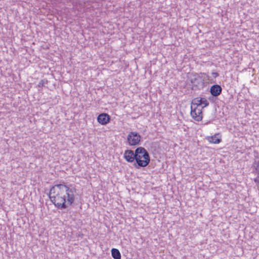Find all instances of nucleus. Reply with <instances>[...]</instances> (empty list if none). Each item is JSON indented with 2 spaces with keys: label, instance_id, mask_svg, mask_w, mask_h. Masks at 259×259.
<instances>
[{
  "label": "nucleus",
  "instance_id": "nucleus-10",
  "mask_svg": "<svg viewBox=\"0 0 259 259\" xmlns=\"http://www.w3.org/2000/svg\"><path fill=\"white\" fill-rule=\"evenodd\" d=\"M219 135V134H215L212 136L208 137V140L210 143L213 144H219L220 143L222 140L221 138H218L217 136Z\"/></svg>",
  "mask_w": 259,
  "mask_h": 259
},
{
  "label": "nucleus",
  "instance_id": "nucleus-13",
  "mask_svg": "<svg viewBox=\"0 0 259 259\" xmlns=\"http://www.w3.org/2000/svg\"><path fill=\"white\" fill-rule=\"evenodd\" d=\"M45 83V81L43 80H41L38 83V87L39 88H42L44 85V84Z\"/></svg>",
  "mask_w": 259,
  "mask_h": 259
},
{
  "label": "nucleus",
  "instance_id": "nucleus-2",
  "mask_svg": "<svg viewBox=\"0 0 259 259\" xmlns=\"http://www.w3.org/2000/svg\"><path fill=\"white\" fill-rule=\"evenodd\" d=\"M135 163L134 165L136 168L147 166L150 162L149 153L142 147H138L135 150Z\"/></svg>",
  "mask_w": 259,
  "mask_h": 259
},
{
  "label": "nucleus",
  "instance_id": "nucleus-9",
  "mask_svg": "<svg viewBox=\"0 0 259 259\" xmlns=\"http://www.w3.org/2000/svg\"><path fill=\"white\" fill-rule=\"evenodd\" d=\"M222 92V87L218 84H214L211 87L210 89V93L213 97L219 96Z\"/></svg>",
  "mask_w": 259,
  "mask_h": 259
},
{
  "label": "nucleus",
  "instance_id": "nucleus-6",
  "mask_svg": "<svg viewBox=\"0 0 259 259\" xmlns=\"http://www.w3.org/2000/svg\"><path fill=\"white\" fill-rule=\"evenodd\" d=\"M191 104L197 106L202 107L204 108L209 105V102L204 98L197 97L192 100Z\"/></svg>",
  "mask_w": 259,
  "mask_h": 259
},
{
  "label": "nucleus",
  "instance_id": "nucleus-5",
  "mask_svg": "<svg viewBox=\"0 0 259 259\" xmlns=\"http://www.w3.org/2000/svg\"><path fill=\"white\" fill-rule=\"evenodd\" d=\"M141 136L136 132H131L127 135V140L131 146H136L139 144L141 141Z\"/></svg>",
  "mask_w": 259,
  "mask_h": 259
},
{
  "label": "nucleus",
  "instance_id": "nucleus-8",
  "mask_svg": "<svg viewBox=\"0 0 259 259\" xmlns=\"http://www.w3.org/2000/svg\"><path fill=\"white\" fill-rule=\"evenodd\" d=\"M110 120V116L107 113H101L97 117L98 121L102 125L107 124Z\"/></svg>",
  "mask_w": 259,
  "mask_h": 259
},
{
  "label": "nucleus",
  "instance_id": "nucleus-15",
  "mask_svg": "<svg viewBox=\"0 0 259 259\" xmlns=\"http://www.w3.org/2000/svg\"><path fill=\"white\" fill-rule=\"evenodd\" d=\"M254 181L255 183L259 184V175L254 179Z\"/></svg>",
  "mask_w": 259,
  "mask_h": 259
},
{
  "label": "nucleus",
  "instance_id": "nucleus-1",
  "mask_svg": "<svg viewBox=\"0 0 259 259\" xmlns=\"http://www.w3.org/2000/svg\"><path fill=\"white\" fill-rule=\"evenodd\" d=\"M76 194V188L71 185L70 186L64 184H57L50 190L49 198L52 202L58 209H65L74 202Z\"/></svg>",
  "mask_w": 259,
  "mask_h": 259
},
{
  "label": "nucleus",
  "instance_id": "nucleus-11",
  "mask_svg": "<svg viewBox=\"0 0 259 259\" xmlns=\"http://www.w3.org/2000/svg\"><path fill=\"white\" fill-rule=\"evenodd\" d=\"M111 254L114 259H121L120 253L116 248H112L111 249Z\"/></svg>",
  "mask_w": 259,
  "mask_h": 259
},
{
  "label": "nucleus",
  "instance_id": "nucleus-4",
  "mask_svg": "<svg viewBox=\"0 0 259 259\" xmlns=\"http://www.w3.org/2000/svg\"><path fill=\"white\" fill-rule=\"evenodd\" d=\"M203 107L194 105L191 106V115L196 121H199L202 119V110Z\"/></svg>",
  "mask_w": 259,
  "mask_h": 259
},
{
  "label": "nucleus",
  "instance_id": "nucleus-14",
  "mask_svg": "<svg viewBox=\"0 0 259 259\" xmlns=\"http://www.w3.org/2000/svg\"><path fill=\"white\" fill-rule=\"evenodd\" d=\"M212 75L213 77L216 78L219 76V73L218 72H212Z\"/></svg>",
  "mask_w": 259,
  "mask_h": 259
},
{
  "label": "nucleus",
  "instance_id": "nucleus-7",
  "mask_svg": "<svg viewBox=\"0 0 259 259\" xmlns=\"http://www.w3.org/2000/svg\"><path fill=\"white\" fill-rule=\"evenodd\" d=\"M135 151L132 150H126L124 153V158L128 162H133L135 160Z\"/></svg>",
  "mask_w": 259,
  "mask_h": 259
},
{
  "label": "nucleus",
  "instance_id": "nucleus-3",
  "mask_svg": "<svg viewBox=\"0 0 259 259\" xmlns=\"http://www.w3.org/2000/svg\"><path fill=\"white\" fill-rule=\"evenodd\" d=\"M190 81L192 83V89L195 90L203 89L205 86L204 79L199 75L196 74L192 76L190 78Z\"/></svg>",
  "mask_w": 259,
  "mask_h": 259
},
{
  "label": "nucleus",
  "instance_id": "nucleus-12",
  "mask_svg": "<svg viewBox=\"0 0 259 259\" xmlns=\"http://www.w3.org/2000/svg\"><path fill=\"white\" fill-rule=\"evenodd\" d=\"M253 166L255 168L256 172L259 175V157H256L254 159Z\"/></svg>",
  "mask_w": 259,
  "mask_h": 259
}]
</instances>
